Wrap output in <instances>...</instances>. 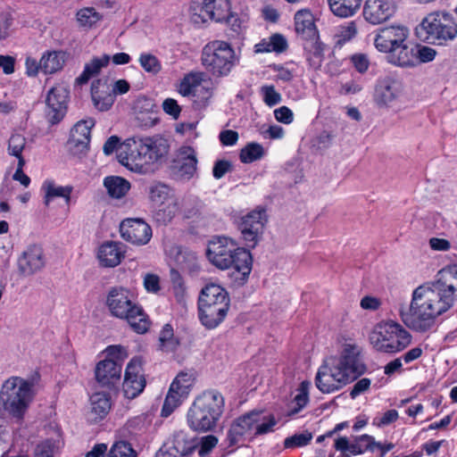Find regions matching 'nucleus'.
I'll use <instances>...</instances> for the list:
<instances>
[{
  "label": "nucleus",
  "mask_w": 457,
  "mask_h": 457,
  "mask_svg": "<svg viewBox=\"0 0 457 457\" xmlns=\"http://www.w3.org/2000/svg\"><path fill=\"white\" fill-rule=\"evenodd\" d=\"M225 411V397L217 389H207L199 394L190 405L187 421L196 432L212 431Z\"/></svg>",
  "instance_id": "nucleus-3"
},
{
  "label": "nucleus",
  "mask_w": 457,
  "mask_h": 457,
  "mask_svg": "<svg viewBox=\"0 0 457 457\" xmlns=\"http://www.w3.org/2000/svg\"><path fill=\"white\" fill-rule=\"evenodd\" d=\"M195 380V376L191 372L182 371L176 376L162 405V417L170 416L188 397Z\"/></svg>",
  "instance_id": "nucleus-12"
},
{
  "label": "nucleus",
  "mask_w": 457,
  "mask_h": 457,
  "mask_svg": "<svg viewBox=\"0 0 457 457\" xmlns=\"http://www.w3.org/2000/svg\"><path fill=\"white\" fill-rule=\"evenodd\" d=\"M69 54L62 50L46 51L41 56V65L43 66V73L52 75L61 71L67 60Z\"/></svg>",
  "instance_id": "nucleus-29"
},
{
  "label": "nucleus",
  "mask_w": 457,
  "mask_h": 457,
  "mask_svg": "<svg viewBox=\"0 0 457 457\" xmlns=\"http://www.w3.org/2000/svg\"><path fill=\"white\" fill-rule=\"evenodd\" d=\"M331 12L341 18L353 16L361 7L362 0H328Z\"/></svg>",
  "instance_id": "nucleus-38"
},
{
  "label": "nucleus",
  "mask_w": 457,
  "mask_h": 457,
  "mask_svg": "<svg viewBox=\"0 0 457 457\" xmlns=\"http://www.w3.org/2000/svg\"><path fill=\"white\" fill-rule=\"evenodd\" d=\"M40 71L43 72L41 59L37 61L30 55L27 56L25 59V73L29 77H36Z\"/></svg>",
  "instance_id": "nucleus-62"
},
{
  "label": "nucleus",
  "mask_w": 457,
  "mask_h": 457,
  "mask_svg": "<svg viewBox=\"0 0 457 457\" xmlns=\"http://www.w3.org/2000/svg\"><path fill=\"white\" fill-rule=\"evenodd\" d=\"M134 149L123 156L120 147L119 162L132 171L145 173L152 164L162 162L167 156L170 145L168 141L160 137L141 138L132 141Z\"/></svg>",
  "instance_id": "nucleus-4"
},
{
  "label": "nucleus",
  "mask_w": 457,
  "mask_h": 457,
  "mask_svg": "<svg viewBox=\"0 0 457 457\" xmlns=\"http://www.w3.org/2000/svg\"><path fill=\"white\" fill-rule=\"evenodd\" d=\"M120 143V139L118 137L116 136H112L110 137L107 141L104 143V147H103V150H104V153L106 154V155H110L112 154L116 149L120 152V147L123 146L122 148V151H123V156H125L126 154H129L127 152H126V148L129 147L131 149V146L133 145V143L131 144V141L130 140H128L125 144L123 145H119ZM120 154V153L118 154V155Z\"/></svg>",
  "instance_id": "nucleus-57"
},
{
  "label": "nucleus",
  "mask_w": 457,
  "mask_h": 457,
  "mask_svg": "<svg viewBox=\"0 0 457 457\" xmlns=\"http://www.w3.org/2000/svg\"><path fill=\"white\" fill-rule=\"evenodd\" d=\"M396 8V0H366L363 16L370 24L378 25L388 21Z\"/></svg>",
  "instance_id": "nucleus-18"
},
{
  "label": "nucleus",
  "mask_w": 457,
  "mask_h": 457,
  "mask_svg": "<svg viewBox=\"0 0 457 457\" xmlns=\"http://www.w3.org/2000/svg\"><path fill=\"white\" fill-rule=\"evenodd\" d=\"M228 278L235 287L243 286L248 279L252 270V256L248 250H240L236 261L228 268Z\"/></svg>",
  "instance_id": "nucleus-21"
},
{
  "label": "nucleus",
  "mask_w": 457,
  "mask_h": 457,
  "mask_svg": "<svg viewBox=\"0 0 457 457\" xmlns=\"http://www.w3.org/2000/svg\"><path fill=\"white\" fill-rule=\"evenodd\" d=\"M202 63L209 73L220 78L228 76L231 72L238 63V57L228 43L216 40L209 43L204 48Z\"/></svg>",
  "instance_id": "nucleus-10"
},
{
  "label": "nucleus",
  "mask_w": 457,
  "mask_h": 457,
  "mask_svg": "<svg viewBox=\"0 0 457 457\" xmlns=\"http://www.w3.org/2000/svg\"><path fill=\"white\" fill-rule=\"evenodd\" d=\"M388 62L399 67L415 66L416 57L414 46L408 44V40L402 46L394 48L386 54Z\"/></svg>",
  "instance_id": "nucleus-30"
},
{
  "label": "nucleus",
  "mask_w": 457,
  "mask_h": 457,
  "mask_svg": "<svg viewBox=\"0 0 457 457\" xmlns=\"http://www.w3.org/2000/svg\"><path fill=\"white\" fill-rule=\"evenodd\" d=\"M267 221L266 211L261 207H257L239 219L237 228L246 247L254 248L259 244Z\"/></svg>",
  "instance_id": "nucleus-11"
},
{
  "label": "nucleus",
  "mask_w": 457,
  "mask_h": 457,
  "mask_svg": "<svg viewBox=\"0 0 457 457\" xmlns=\"http://www.w3.org/2000/svg\"><path fill=\"white\" fill-rule=\"evenodd\" d=\"M338 42H347L357 35V25L354 21H348L337 29Z\"/></svg>",
  "instance_id": "nucleus-59"
},
{
  "label": "nucleus",
  "mask_w": 457,
  "mask_h": 457,
  "mask_svg": "<svg viewBox=\"0 0 457 457\" xmlns=\"http://www.w3.org/2000/svg\"><path fill=\"white\" fill-rule=\"evenodd\" d=\"M109 62L110 56L108 54L93 58L86 63L82 73L76 79L77 82L80 85L86 84L90 78L97 75L104 67L107 66Z\"/></svg>",
  "instance_id": "nucleus-39"
},
{
  "label": "nucleus",
  "mask_w": 457,
  "mask_h": 457,
  "mask_svg": "<svg viewBox=\"0 0 457 457\" xmlns=\"http://www.w3.org/2000/svg\"><path fill=\"white\" fill-rule=\"evenodd\" d=\"M417 33L430 44L444 46L457 37V22L448 12H432L422 20Z\"/></svg>",
  "instance_id": "nucleus-9"
},
{
  "label": "nucleus",
  "mask_w": 457,
  "mask_h": 457,
  "mask_svg": "<svg viewBox=\"0 0 457 457\" xmlns=\"http://www.w3.org/2000/svg\"><path fill=\"white\" fill-rule=\"evenodd\" d=\"M359 354L360 347L357 345L346 343L338 356L327 358L315 377L317 388L323 394H331L362 374L364 365Z\"/></svg>",
  "instance_id": "nucleus-2"
},
{
  "label": "nucleus",
  "mask_w": 457,
  "mask_h": 457,
  "mask_svg": "<svg viewBox=\"0 0 457 457\" xmlns=\"http://www.w3.org/2000/svg\"><path fill=\"white\" fill-rule=\"evenodd\" d=\"M41 190L44 192V203L46 206L50 205L55 198H63L66 204L71 203L73 187L71 186H60L54 180L47 179L42 184Z\"/></svg>",
  "instance_id": "nucleus-32"
},
{
  "label": "nucleus",
  "mask_w": 457,
  "mask_h": 457,
  "mask_svg": "<svg viewBox=\"0 0 457 457\" xmlns=\"http://www.w3.org/2000/svg\"><path fill=\"white\" fill-rule=\"evenodd\" d=\"M121 237L133 245H145L152 238L151 227L142 219H126L120 226Z\"/></svg>",
  "instance_id": "nucleus-17"
},
{
  "label": "nucleus",
  "mask_w": 457,
  "mask_h": 457,
  "mask_svg": "<svg viewBox=\"0 0 457 457\" xmlns=\"http://www.w3.org/2000/svg\"><path fill=\"white\" fill-rule=\"evenodd\" d=\"M77 20L81 26L92 27L101 20V15L95 8L87 7L78 12Z\"/></svg>",
  "instance_id": "nucleus-49"
},
{
  "label": "nucleus",
  "mask_w": 457,
  "mask_h": 457,
  "mask_svg": "<svg viewBox=\"0 0 457 457\" xmlns=\"http://www.w3.org/2000/svg\"><path fill=\"white\" fill-rule=\"evenodd\" d=\"M259 411L245 413L234 420L228 432L229 445H237L245 434L255 436Z\"/></svg>",
  "instance_id": "nucleus-19"
},
{
  "label": "nucleus",
  "mask_w": 457,
  "mask_h": 457,
  "mask_svg": "<svg viewBox=\"0 0 457 457\" xmlns=\"http://www.w3.org/2000/svg\"><path fill=\"white\" fill-rule=\"evenodd\" d=\"M230 299L225 288L215 283L207 284L198 298V316L206 328L218 327L229 310Z\"/></svg>",
  "instance_id": "nucleus-6"
},
{
  "label": "nucleus",
  "mask_w": 457,
  "mask_h": 457,
  "mask_svg": "<svg viewBox=\"0 0 457 457\" xmlns=\"http://www.w3.org/2000/svg\"><path fill=\"white\" fill-rule=\"evenodd\" d=\"M138 62L142 69L150 74L156 75L162 71V63L159 59L150 54V53H142L138 57Z\"/></svg>",
  "instance_id": "nucleus-45"
},
{
  "label": "nucleus",
  "mask_w": 457,
  "mask_h": 457,
  "mask_svg": "<svg viewBox=\"0 0 457 457\" xmlns=\"http://www.w3.org/2000/svg\"><path fill=\"white\" fill-rule=\"evenodd\" d=\"M159 341L162 351L173 352L177 348L179 342L174 337L173 328L170 324H166L161 330Z\"/></svg>",
  "instance_id": "nucleus-47"
},
{
  "label": "nucleus",
  "mask_w": 457,
  "mask_h": 457,
  "mask_svg": "<svg viewBox=\"0 0 457 457\" xmlns=\"http://www.w3.org/2000/svg\"><path fill=\"white\" fill-rule=\"evenodd\" d=\"M111 399L108 394L97 392L90 397V410L87 419L91 422H97L106 417L111 410Z\"/></svg>",
  "instance_id": "nucleus-28"
},
{
  "label": "nucleus",
  "mask_w": 457,
  "mask_h": 457,
  "mask_svg": "<svg viewBox=\"0 0 457 457\" xmlns=\"http://www.w3.org/2000/svg\"><path fill=\"white\" fill-rule=\"evenodd\" d=\"M223 21H226L233 31L240 33L247 27L249 15L246 12L237 14V12H228L226 13V18Z\"/></svg>",
  "instance_id": "nucleus-46"
},
{
  "label": "nucleus",
  "mask_w": 457,
  "mask_h": 457,
  "mask_svg": "<svg viewBox=\"0 0 457 457\" xmlns=\"http://www.w3.org/2000/svg\"><path fill=\"white\" fill-rule=\"evenodd\" d=\"M125 245L117 242H106L103 244L97 252V258L102 266L116 267L124 258Z\"/></svg>",
  "instance_id": "nucleus-27"
},
{
  "label": "nucleus",
  "mask_w": 457,
  "mask_h": 457,
  "mask_svg": "<svg viewBox=\"0 0 457 457\" xmlns=\"http://www.w3.org/2000/svg\"><path fill=\"white\" fill-rule=\"evenodd\" d=\"M33 399V384L20 377L5 380L0 390V411L23 419Z\"/></svg>",
  "instance_id": "nucleus-7"
},
{
  "label": "nucleus",
  "mask_w": 457,
  "mask_h": 457,
  "mask_svg": "<svg viewBox=\"0 0 457 457\" xmlns=\"http://www.w3.org/2000/svg\"><path fill=\"white\" fill-rule=\"evenodd\" d=\"M373 347L379 352L396 353L411 342V335L398 322L389 320L378 323L370 335Z\"/></svg>",
  "instance_id": "nucleus-8"
},
{
  "label": "nucleus",
  "mask_w": 457,
  "mask_h": 457,
  "mask_svg": "<svg viewBox=\"0 0 457 457\" xmlns=\"http://www.w3.org/2000/svg\"><path fill=\"white\" fill-rule=\"evenodd\" d=\"M263 154V147L260 144L251 143L241 150L240 160L244 163H251L261 159Z\"/></svg>",
  "instance_id": "nucleus-48"
},
{
  "label": "nucleus",
  "mask_w": 457,
  "mask_h": 457,
  "mask_svg": "<svg viewBox=\"0 0 457 457\" xmlns=\"http://www.w3.org/2000/svg\"><path fill=\"white\" fill-rule=\"evenodd\" d=\"M17 265L20 274L24 277L39 271L45 266L42 248L36 245L29 246L18 258Z\"/></svg>",
  "instance_id": "nucleus-20"
},
{
  "label": "nucleus",
  "mask_w": 457,
  "mask_h": 457,
  "mask_svg": "<svg viewBox=\"0 0 457 457\" xmlns=\"http://www.w3.org/2000/svg\"><path fill=\"white\" fill-rule=\"evenodd\" d=\"M410 31L403 25H391L378 29L373 39L375 48L383 54H388L394 48L402 46L409 38Z\"/></svg>",
  "instance_id": "nucleus-14"
},
{
  "label": "nucleus",
  "mask_w": 457,
  "mask_h": 457,
  "mask_svg": "<svg viewBox=\"0 0 457 457\" xmlns=\"http://www.w3.org/2000/svg\"><path fill=\"white\" fill-rule=\"evenodd\" d=\"M240 250L236 242L227 237H218L211 240L206 250L208 260L217 268L226 270L236 261V255Z\"/></svg>",
  "instance_id": "nucleus-13"
},
{
  "label": "nucleus",
  "mask_w": 457,
  "mask_h": 457,
  "mask_svg": "<svg viewBox=\"0 0 457 457\" xmlns=\"http://www.w3.org/2000/svg\"><path fill=\"white\" fill-rule=\"evenodd\" d=\"M312 439V434L304 431L302 433L295 434L291 436L287 437L284 440V447L286 449H294L297 447H303L307 445Z\"/></svg>",
  "instance_id": "nucleus-51"
},
{
  "label": "nucleus",
  "mask_w": 457,
  "mask_h": 457,
  "mask_svg": "<svg viewBox=\"0 0 457 457\" xmlns=\"http://www.w3.org/2000/svg\"><path fill=\"white\" fill-rule=\"evenodd\" d=\"M151 423V416L149 414L143 413L129 420L126 425L129 433L137 434L149 427Z\"/></svg>",
  "instance_id": "nucleus-50"
},
{
  "label": "nucleus",
  "mask_w": 457,
  "mask_h": 457,
  "mask_svg": "<svg viewBox=\"0 0 457 457\" xmlns=\"http://www.w3.org/2000/svg\"><path fill=\"white\" fill-rule=\"evenodd\" d=\"M230 10V0H203L202 11L212 20L223 21Z\"/></svg>",
  "instance_id": "nucleus-34"
},
{
  "label": "nucleus",
  "mask_w": 457,
  "mask_h": 457,
  "mask_svg": "<svg viewBox=\"0 0 457 457\" xmlns=\"http://www.w3.org/2000/svg\"><path fill=\"white\" fill-rule=\"evenodd\" d=\"M270 43H271V51L276 53H282L286 51L288 46L287 38L278 33L270 37Z\"/></svg>",
  "instance_id": "nucleus-63"
},
{
  "label": "nucleus",
  "mask_w": 457,
  "mask_h": 457,
  "mask_svg": "<svg viewBox=\"0 0 457 457\" xmlns=\"http://www.w3.org/2000/svg\"><path fill=\"white\" fill-rule=\"evenodd\" d=\"M456 301L457 263L440 270L435 280L414 288L409 305L400 306L399 316L410 329L425 333L433 328L436 319L450 311Z\"/></svg>",
  "instance_id": "nucleus-1"
},
{
  "label": "nucleus",
  "mask_w": 457,
  "mask_h": 457,
  "mask_svg": "<svg viewBox=\"0 0 457 457\" xmlns=\"http://www.w3.org/2000/svg\"><path fill=\"white\" fill-rule=\"evenodd\" d=\"M400 82L390 78L379 80L375 88L374 100L379 107H388L402 94Z\"/></svg>",
  "instance_id": "nucleus-22"
},
{
  "label": "nucleus",
  "mask_w": 457,
  "mask_h": 457,
  "mask_svg": "<svg viewBox=\"0 0 457 457\" xmlns=\"http://www.w3.org/2000/svg\"><path fill=\"white\" fill-rule=\"evenodd\" d=\"M104 186L112 198L120 199L124 197L130 189V183L119 176H109L104 178Z\"/></svg>",
  "instance_id": "nucleus-37"
},
{
  "label": "nucleus",
  "mask_w": 457,
  "mask_h": 457,
  "mask_svg": "<svg viewBox=\"0 0 457 457\" xmlns=\"http://www.w3.org/2000/svg\"><path fill=\"white\" fill-rule=\"evenodd\" d=\"M179 204L176 197L152 208L153 218L160 224H167L179 212Z\"/></svg>",
  "instance_id": "nucleus-35"
},
{
  "label": "nucleus",
  "mask_w": 457,
  "mask_h": 457,
  "mask_svg": "<svg viewBox=\"0 0 457 457\" xmlns=\"http://www.w3.org/2000/svg\"><path fill=\"white\" fill-rule=\"evenodd\" d=\"M105 304L112 317L126 320L136 333L144 334L149 329L150 321L147 315L134 301L133 294L128 288H111Z\"/></svg>",
  "instance_id": "nucleus-5"
},
{
  "label": "nucleus",
  "mask_w": 457,
  "mask_h": 457,
  "mask_svg": "<svg viewBox=\"0 0 457 457\" xmlns=\"http://www.w3.org/2000/svg\"><path fill=\"white\" fill-rule=\"evenodd\" d=\"M354 440H350L346 436H337L334 439V448L340 452L343 457H352L357 455L356 452H353Z\"/></svg>",
  "instance_id": "nucleus-54"
},
{
  "label": "nucleus",
  "mask_w": 457,
  "mask_h": 457,
  "mask_svg": "<svg viewBox=\"0 0 457 457\" xmlns=\"http://www.w3.org/2000/svg\"><path fill=\"white\" fill-rule=\"evenodd\" d=\"M275 119L281 123L290 124L294 120V113L287 106H281L274 110Z\"/></svg>",
  "instance_id": "nucleus-64"
},
{
  "label": "nucleus",
  "mask_w": 457,
  "mask_h": 457,
  "mask_svg": "<svg viewBox=\"0 0 457 457\" xmlns=\"http://www.w3.org/2000/svg\"><path fill=\"white\" fill-rule=\"evenodd\" d=\"M172 448L177 453L183 457H187L192 454L196 448V442L189 438L187 434L184 431L175 432L171 439Z\"/></svg>",
  "instance_id": "nucleus-40"
},
{
  "label": "nucleus",
  "mask_w": 457,
  "mask_h": 457,
  "mask_svg": "<svg viewBox=\"0 0 457 457\" xmlns=\"http://www.w3.org/2000/svg\"><path fill=\"white\" fill-rule=\"evenodd\" d=\"M91 98L94 106L100 112H106L112 108L115 97L111 92L107 79H98L92 82Z\"/></svg>",
  "instance_id": "nucleus-23"
},
{
  "label": "nucleus",
  "mask_w": 457,
  "mask_h": 457,
  "mask_svg": "<svg viewBox=\"0 0 457 457\" xmlns=\"http://www.w3.org/2000/svg\"><path fill=\"white\" fill-rule=\"evenodd\" d=\"M147 195L152 208L175 197L172 188L160 181H154L147 187Z\"/></svg>",
  "instance_id": "nucleus-33"
},
{
  "label": "nucleus",
  "mask_w": 457,
  "mask_h": 457,
  "mask_svg": "<svg viewBox=\"0 0 457 457\" xmlns=\"http://www.w3.org/2000/svg\"><path fill=\"white\" fill-rule=\"evenodd\" d=\"M197 159L192 147L185 146L179 150L178 175L183 179H191L196 172Z\"/></svg>",
  "instance_id": "nucleus-31"
},
{
  "label": "nucleus",
  "mask_w": 457,
  "mask_h": 457,
  "mask_svg": "<svg viewBox=\"0 0 457 457\" xmlns=\"http://www.w3.org/2000/svg\"><path fill=\"white\" fill-rule=\"evenodd\" d=\"M199 83V77L196 74L185 76L179 86V93L183 96L194 95Z\"/></svg>",
  "instance_id": "nucleus-53"
},
{
  "label": "nucleus",
  "mask_w": 457,
  "mask_h": 457,
  "mask_svg": "<svg viewBox=\"0 0 457 457\" xmlns=\"http://www.w3.org/2000/svg\"><path fill=\"white\" fill-rule=\"evenodd\" d=\"M311 383L308 381H303L298 389L297 394L293 399L292 406L288 411V416H293L301 411L309 402V387Z\"/></svg>",
  "instance_id": "nucleus-41"
},
{
  "label": "nucleus",
  "mask_w": 457,
  "mask_h": 457,
  "mask_svg": "<svg viewBox=\"0 0 457 457\" xmlns=\"http://www.w3.org/2000/svg\"><path fill=\"white\" fill-rule=\"evenodd\" d=\"M96 121L88 118L78 121L71 131L69 144L71 147L77 148L78 152H83L88 148L91 138V129Z\"/></svg>",
  "instance_id": "nucleus-25"
},
{
  "label": "nucleus",
  "mask_w": 457,
  "mask_h": 457,
  "mask_svg": "<svg viewBox=\"0 0 457 457\" xmlns=\"http://www.w3.org/2000/svg\"><path fill=\"white\" fill-rule=\"evenodd\" d=\"M96 381L104 386H111L117 383L121 375L120 363L112 360L100 361L95 370Z\"/></svg>",
  "instance_id": "nucleus-26"
},
{
  "label": "nucleus",
  "mask_w": 457,
  "mask_h": 457,
  "mask_svg": "<svg viewBox=\"0 0 457 457\" xmlns=\"http://www.w3.org/2000/svg\"><path fill=\"white\" fill-rule=\"evenodd\" d=\"M354 445L353 452L356 454H361L367 451L374 452L376 448H382V445L375 441L374 437L364 434L359 436L353 437Z\"/></svg>",
  "instance_id": "nucleus-43"
},
{
  "label": "nucleus",
  "mask_w": 457,
  "mask_h": 457,
  "mask_svg": "<svg viewBox=\"0 0 457 457\" xmlns=\"http://www.w3.org/2000/svg\"><path fill=\"white\" fill-rule=\"evenodd\" d=\"M145 386L143 375L142 361L139 357L132 358L127 365L123 381V392L128 399L138 396Z\"/></svg>",
  "instance_id": "nucleus-16"
},
{
  "label": "nucleus",
  "mask_w": 457,
  "mask_h": 457,
  "mask_svg": "<svg viewBox=\"0 0 457 457\" xmlns=\"http://www.w3.org/2000/svg\"><path fill=\"white\" fill-rule=\"evenodd\" d=\"M260 93L263 102L270 107L279 104L282 100L281 95L276 91L274 86L264 85L261 87Z\"/></svg>",
  "instance_id": "nucleus-55"
},
{
  "label": "nucleus",
  "mask_w": 457,
  "mask_h": 457,
  "mask_svg": "<svg viewBox=\"0 0 457 457\" xmlns=\"http://www.w3.org/2000/svg\"><path fill=\"white\" fill-rule=\"evenodd\" d=\"M137 453L130 444L120 441L113 444L107 457H136Z\"/></svg>",
  "instance_id": "nucleus-52"
},
{
  "label": "nucleus",
  "mask_w": 457,
  "mask_h": 457,
  "mask_svg": "<svg viewBox=\"0 0 457 457\" xmlns=\"http://www.w3.org/2000/svg\"><path fill=\"white\" fill-rule=\"evenodd\" d=\"M104 353H106L105 360H112L115 362L120 363L122 369V362L128 358L129 353L127 349L121 345H109L105 348Z\"/></svg>",
  "instance_id": "nucleus-56"
},
{
  "label": "nucleus",
  "mask_w": 457,
  "mask_h": 457,
  "mask_svg": "<svg viewBox=\"0 0 457 457\" xmlns=\"http://www.w3.org/2000/svg\"><path fill=\"white\" fill-rule=\"evenodd\" d=\"M26 137L21 133H12L8 139L7 151L12 156H14L20 162L23 158L22 152L26 146Z\"/></svg>",
  "instance_id": "nucleus-44"
},
{
  "label": "nucleus",
  "mask_w": 457,
  "mask_h": 457,
  "mask_svg": "<svg viewBox=\"0 0 457 457\" xmlns=\"http://www.w3.org/2000/svg\"><path fill=\"white\" fill-rule=\"evenodd\" d=\"M303 49L310 67L313 70L319 69L323 62V46L319 37L303 41Z\"/></svg>",
  "instance_id": "nucleus-36"
},
{
  "label": "nucleus",
  "mask_w": 457,
  "mask_h": 457,
  "mask_svg": "<svg viewBox=\"0 0 457 457\" xmlns=\"http://www.w3.org/2000/svg\"><path fill=\"white\" fill-rule=\"evenodd\" d=\"M414 54L416 57L415 65L420 62H429L433 61L436 55V51L427 46H414Z\"/></svg>",
  "instance_id": "nucleus-58"
},
{
  "label": "nucleus",
  "mask_w": 457,
  "mask_h": 457,
  "mask_svg": "<svg viewBox=\"0 0 457 457\" xmlns=\"http://www.w3.org/2000/svg\"><path fill=\"white\" fill-rule=\"evenodd\" d=\"M258 416L255 436L267 435L275 431V427L278 420L273 414H268L262 411H259Z\"/></svg>",
  "instance_id": "nucleus-42"
},
{
  "label": "nucleus",
  "mask_w": 457,
  "mask_h": 457,
  "mask_svg": "<svg viewBox=\"0 0 457 457\" xmlns=\"http://www.w3.org/2000/svg\"><path fill=\"white\" fill-rule=\"evenodd\" d=\"M55 448L54 441L46 440L37 446L35 457H54Z\"/></svg>",
  "instance_id": "nucleus-61"
},
{
  "label": "nucleus",
  "mask_w": 457,
  "mask_h": 457,
  "mask_svg": "<svg viewBox=\"0 0 457 457\" xmlns=\"http://www.w3.org/2000/svg\"><path fill=\"white\" fill-rule=\"evenodd\" d=\"M13 20L9 14L0 17V43L7 40L13 33Z\"/></svg>",
  "instance_id": "nucleus-60"
},
{
  "label": "nucleus",
  "mask_w": 457,
  "mask_h": 457,
  "mask_svg": "<svg viewBox=\"0 0 457 457\" xmlns=\"http://www.w3.org/2000/svg\"><path fill=\"white\" fill-rule=\"evenodd\" d=\"M295 30L297 37L303 41L318 38L319 32L312 13L303 9L295 14Z\"/></svg>",
  "instance_id": "nucleus-24"
},
{
  "label": "nucleus",
  "mask_w": 457,
  "mask_h": 457,
  "mask_svg": "<svg viewBox=\"0 0 457 457\" xmlns=\"http://www.w3.org/2000/svg\"><path fill=\"white\" fill-rule=\"evenodd\" d=\"M68 98V87L62 83H58L48 90L46 96V116L52 125L59 123L65 116Z\"/></svg>",
  "instance_id": "nucleus-15"
}]
</instances>
